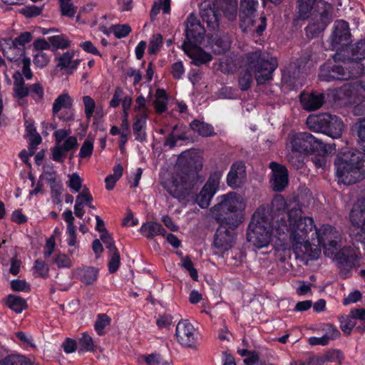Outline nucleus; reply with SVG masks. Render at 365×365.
Returning <instances> with one entry per match:
<instances>
[{
    "label": "nucleus",
    "instance_id": "obj_33",
    "mask_svg": "<svg viewBox=\"0 0 365 365\" xmlns=\"http://www.w3.org/2000/svg\"><path fill=\"white\" fill-rule=\"evenodd\" d=\"M191 129L203 137L211 136L214 134L213 127L205 122L195 120L190 125Z\"/></svg>",
    "mask_w": 365,
    "mask_h": 365
},
{
    "label": "nucleus",
    "instance_id": "obj_64",
    "mask_svg": "<svg viewBox=\"0 0 365 365\" xmlns=\"http://www.w3.org/2000/svg\"><path fill=\"white\" fill-rule=\"evenodd\" d=\"M184 73V67L181 61L176 62L172 66V74L173 78L180 79Z\"/></svg>",
    "mask_w": 365,
    "mask_h": 365
},
{
    "label": "nucleus",
    "instance_id": "obj_51",
    "mask_svg": "<svg viewBox=\"0 0 365 365\" xmlns=\"http://www.w3.org/2000/svg\"><path fill=\"white\" fill-rule=\"evenodd\" d=\"M43 7H38L34 5L25 6L19 10V13L26 18H32L39 16L42 12Z\"/></svg>",
    "mask_w": 365,
    "mask_h": 365
},
{
    "label": "nucleus",
    "instance_id": "obj_17",
    "mask_svg": "<svg viewBox=\"0 0 365 365\" xmlns=\"http://www.w3.org/2000/svg\"><path fill=\"white\" fill-rule=\"evenodd\" d=\"M331 6L329 4H324V11L320 14V19L317 22L309 24L306 29V34L308 38H313L322 33L331 21Z\"/></svg>",
    "mask_w": 365,
    "mask_h": 365
},
{
    "label": "nucleus",
    "instance_id": "obj_25",
    "mask_svg": "<svg viewBox=\"0 0 365 365\" xmlns=\"http://www.w3.org/2000/svg\"><path fill=\"white\" fill-rule=\"evenodd\" d=\"M201 17L204 22L207 23V27L215 30L219 26V14L216 10L215 4L209 6L201 11Z\"/></svg>",
    "mask_w": 365,
    "mask_h": 365
},
{
    "label": "nucleus",
    "instance_id": "obj_26",
    "mask_svg": "<svg viewBox=\"0 0 365 365\" xmlns=\"http://www.w3.org/2000/svg\"><path fill=\"white\" fill-rule=\"evenodd\" d=\"M74 52L68 51L64 53L58 58V67L61 69H66V72L69 74L72 73L73 71L77 68L79 65L80 60H73Z\"/></svg>",
    "mask_w": 365,
    "mask_h": 365
},
{
    "label": "nucleus",
    "instance_id": "obj_55",
    "mask_svg": "<svg viewBox=\"0 0 365 365\" xmlns=\"http://www.w3.org/2000/svg\"><path fill=\"white\" fill-rule=\"evenodd\" d=\"M68 178V186L75 192H79L82 187V179L80 176L77 173H73Z\"/></svg>",
    "mask_w": 365,
    "mask_h": 365
},
{
    "label": "nucleus",
    "instance_id": "obj_52",
    "mask_svg": "<svg viewBox=\"0 0 365 365\" xmlns=\"http://www.w3.org/2000/svg\"><path fill=\"white\" fill-rule=\"evenodd\" d=\"M93 150V141L91 139H86L83 142L79 153L81 158H89Z\"/></svg>",
    "mask_w": 365,
    "mask_h": 365
},
{
    "label": "nucleus",
    "instance_id": "obj_61",
    "mask_svg": "<svg viewBox=\"0 0 365 365\" xmlns=\"http://www.w3.org/2000/svg\"><path fill=\"white\" fill-rule=\"evenodd\" d=\"M93 200V197L89 192V190L84 187L83 190L76 197V202L90 203Z\"/></svg>",
    "mask_w": 365,
    "mask_h": 365
},
{
    "label": "nucleus",
    "instance_id": "obj_5",
    "mask_svg": "<svg viewBox=\"0 0 365 365\" xmlns=\"http://www.w3.org/2000/svg\"><path fill=\"white\" fill-rule=\"evenodd\" d=\"M217 203L211 208L213 217L220 225H227L229 228H236L240 220L238 212L245 207L244 198L235 192L219 196Z\"/></svg>",
    "mask_w": 365,
    "mask_h": 365
},
{
    "label": "nucleus",
    "instance_id": "obj_47",
    "mask_svg": "<svg viewBox=\"0 0 365 365\" xmlns=\"http://www.w3.org/2000/svg\"><path fill=\"white\" fill-rule=\"evenodd\" d=\"M110 322V319L108 315L105 314H99L94 325L95 329L97 331V333L99 335L103 334V329L106 327L108 325H109Z\"/></svg>",
    "mask_w": 365,
    "mask_h": 365
},
{
    "label": "nucleus",
    "instance_id": "obj_11",
    "mask_svg": "<svg viewBox=\"0 0 365 365\" xmlns=\"http://www.w3.org/2000/svg\"><path fill=\"white\" fill-rule=\"evenodd\" d=\"M351 33L349 24L344 20H337L334 23V31L330 37L331 50L336 52L334 56V61H344L348 56L342 55L341 52L349 51L351 43Z\"/></svg>",
    "mask_w": 365,
    "mask_h": 365
},
{
    "label": "nucleus",
    "instance_id": "obj_57",
    "mask_svg": "<svg viewBox=\"0 0 365 365\" xmlns=\"http://www.w3.org/2000/svg\"><path fill=\"white\" fill-rule=\"evenodd\" d=\"M100 238L105 244L106 248L109 250L110 252H113L118 250V248L115 245L114 241L109 232L101 234Z\"/></svg>",
    "mask_w": 365,
    "mask_h": 365
},
{
    "label": "nucleus",
    "instance_id": "obj_16",
    "mask_svg": "<svg viewBox=\"0 0 365 365\" xmlns=\"http://www.w3.org/2000/svg\"><path fill=\"white\" fill-rule=\"evenodd\" d=\"M175 336L179 344L185 347H195V329L187 320L180 321L176 326Z\"/></svg>",
    "mask_w": 365,
    "mask_h": 365
},
{
    "label": "nucleus",
    "instance_id": "obj_44",
    "mask_svg": "<svg viewBox=\"0 0 365 365\" xmlns=\"http://www.w3.org/2000/svg\"><path fill=\"white\" fill-rule=\"evenodd\" d=\"M50 43L56 48H67L70 46V41L63 35L53 36L48 38Z\"/></svg>",
    "mask_w": 365,
    "mask_h": 365
},
{
    "label": "nucleus",
    "instance_id": "obj_58",
    "mask_svg": "<svg viewBox=\"0 0 365 365\" xmlns=\"http://www.w3.org/2000/svg\"><path fill=\"white\" fill-rule=\"evenodd\" d=\"M48 62V56L43 51H39L34 56V63L38 67L46 66Z\"/></svg>",
    "mask_w": 365,
    "mask_h": 365
},
{
    "label": "nucleus",
    "instance_id": "obj_41",
    "mask_svg": "<svg viewBox=\"0 0 365 365\" xmlns=\"http://www.w3.org/2000/svg\"><path fill=\"white\" fill-rule=\"evenodd\" d=\"M62 15L73 17L77 8L71 3V0H58Z\"/></svg>",
    "mask_w": 365,
    "mask_h": 365
},
{
    "label": "nucleus",
    "instance_id": "obj_6",
    "mask_svg": "<svg viewBox=\"0 0 365 365\" xmlns=\"http://www.w3.org/2000/svg\"><path fill=\"white\" fill-rule=\"evenodd\" d=\"M334 165L341 182L346 185L354 184L365 178V150L338 157Z\"/></svg>",
    "mask_w": 365,
    "mask_h": 365
},
{
    "label": "nucleus",
    "instance_id": "obj_38",
    "mask_svg": "<svg viewBox=\"0 0 365 365\" xmlns=\"http://www.w3.org/2000/svg\"><path fill=\"white\" fill-rule=\"evenodd\" d=\"M351 56L356 59H365V39L358 41L356 44L350 45Z\"/></svg>",
    "mask_w": 365,
    "mask_h": 365
},
{
    "label": "nucleus",
    "instance_id": "obj_63",
    "mask_svg": "<svg viewBox=\"0 0 365 365\" xmlns=\"http://www.w3.org/2000/svg\"><path fill=\"white\" fill-rule=\"evenodd\" d=\"M21 63L23 65L22 73L26 79H31L32 78V72L30 69L31 61L30 58L26 56L21 59Z\"/></svg>",
    "mask_w": 365,
    "mask_h": 365
},
{
    "label": "nucleus",
    "instance_id": "obj_4",
    "mask_svg": "<svg viewBox=\"0 0 365 365\" xmlns=\"http://www.w3.org/2000/svg\"><path fill=\"white\" fill-rule=\"evenodd\" d=\"M291 152L287 156V160L297 169L303 164L302 153H331L336 151L334 143H325L308 132L294 134L290 140Z\"/></svg>",
    "mask_w": 365,
    "mask_h": 365
},
{
    "label": "nucleus",
    "instance_id": "obj_54",
    "mask_svg": "<svg viewBox=\"0 0 365 365\" xmlns=\"http://www.w3.org/2000/svg\"><path fill=\"white\" fill-rule=\"evenodd\" d=\"M359 139L360 149L365 150V118L360 120L356 125Z\"/></svg>",
    "mask_w": 365,
    "mask_h": 365
},
{
    "label": "nucleus",
    "instance_id": "obj_34",
    "mask_svg": "<svg viewBox=\"0 0 365 365\" xmlns=\"http://www.w3.org/2000/svg\"><path fill=\"white\" fill-rule=\"evenodd\" d=\"M6 304L16 313H21L27 307L26 300L14 294H10L7 297Z\"/></svg>",
    "mask_w": 365,
    "mask_h": 365
},
{
    "label": "nucleus",
    "instance_id": "obj_50",
    "mask_svg": "<svg viewBox=\"0 0 365 365\" xmlns=\"http://www.w3.org/2000/svg\"><path fill=\"white\" fill-rule=\"evenodd\" d=\"M112 31L118 38L128 36L131 31V27L128 24H117L111 27Z\"/></svg>",
    "mask_w": 365,
    "mask_h": 365
},
{
    "label": "nucleus",
    "instance_id": "obj_24",
    "mask_svg": "<svg viewBox=\"0 0 365 365\" xmlns=\"http://www.w3.org/2000/svg\"><path fill=\"white\" fill-rule=\"evenodd\" d=\"M76 277L86 285L92 284L97 280L98 269L93 267H82L75 269Z\"/></svg>",
    "mask_w": 365,
    "mask_h": 365
},
{
    "label": "nucleus",
    "instance_id": "obj_45",
    "mask_svg": "<svg viewBox=\"0 0 365 365\" xmlns=\"http://www.w3.org/2000/svg\"><path fill=\"white\" fill-rule=\"evenodd\" d=\"M94 344L92 338L83 333L82 337L79 339V349L78 351H91L94 350Z\"/></svg>",
    "mask_w": 365,
    "mask_h": 365
},
{
    "label": "nucleus",
    "instance_id": "obj_43",
    "mask_svg": "<svg viewBox=\"0 0 365 365\" xmlns=\"http://www.w3.org/2000/svg\"><path fill=\"white\" fill-rule=\"evenodd\" d=\"M163 44V36L160 34H154L150 38L148 46V53L156 54Z\"/></svg>",
    "mask_w": 365,
    "mask_h": 365
},
{
    "label": "nucleus",
    "instance_id": "obj_9",
    "mask_svg": "<svg viewBox=\"0 0 365 365\" xmlns=\"http://www.w3.org/2000/svg\"><path fill=\"white\" fill-rule=\"evenodd\" d=\"M307 124L312 130L322 132L333 138H340L344 129L341 119L329 113L309 116L307 119Z\"/></svg>",
    "mask_w": 365,
    "mask_h": 365
},
{
    "label": "nucleus",
    "instance_id": "obj_40",
    "mask_svg": "<svg viewBox=\"0 0 365 365\" xmlns=\"http://www.w3.org/2000/svg\"><path fill=\"white\" fill-rule=\"evenodd\" d=\"M314 1L297 0L299 9V17L302 19H306L309 17L312 11V2Z\"/></svg>",
    "mask_w": 365,
    "mask_h": 365
},
{
    "label": "nucleus",
    "instance_id": "obj_12",
    "mask_svg": "<svg viewBox=\"0 0 365 365\" xmlns=\"http://www.w3.org/2000/svg\"><path fill=\"white\" fill-rule=\"evenodd\" d=\"M312 235L318 245L323 247L325 255L331 257L334 254L339 245L340 234L334 227L323 225L319 229L315 228V232H312Z\"/></svg>",
    "mask_w": 365,
    "mask_h": 365
},
{
    "label": "nucleus",
    "instance_id": "obj_39",
    "mask_svg": "<svg viewBox=\"0 0 365 365\" xmlns=\"http://www.w3.org/2000/svg\"><path fill=\"white\" fill-rule=\"evenodd\" d=\"M339 321L340 328L344 333L348 334H350L351 329L356 325V320L351 313L349 315L341 316L339 318Z\"/></svg>",
    "mask_w": 365,
    "mask_h": 365
},
{
    "label": "nucleus",
    "instance_id": "obj_42",
    "mask_svg": "<svg viewBox=\"0 0 365 365\" xmlns=\"http://www.w3.org/2000/svg\"><path fill=\"white\" fill-rule=\"evenodd\" d=\"M29 94L36 103H41L43 100V88L39 83L29 86Z\"/></svg>",
    "mask_w": 365,
    "mask_h": 365
},
{
    "label": "nucleus",
    "instance_id": "obj_31",
    "mask_svg": "<svg viewBox=\"0 0 365 365\" xmlns=\"http://www.w3.org/2000/svg\"><path fill=\"white\" fill-rule=\"evenodd\" d=\"M146 118L147 115L145 111L143 110L142 116L137 117L133 125V133L135 136V139L140 142H143L146 140L147 135L145 132L143 131V128L145 126Z\"/></svg>",
    "mask_w": 365,
    "mask_h": 365
},
{
    "label": "nucleus",
    "instance_id": "obj_14",
    "mask_svg": "<svg viewBox=\"0 0 365 365\" xmlns=\"http://www.w3.org/2000/svg\"><path fill=\"white\" fill-rule=\"evenodd\" d=\"M220 180V175L217 173L210 175L200 192L195 195V202L202 209L208 207L210 201L217 192Z\"/></svg>",
    "mask_w": 365,
    "mask_h": 365
},
{
    "label": "nucleus",
    "instance_id": "obj_18",
    "mask_svg": "<svg viewBox=\"0 0 365 365\" xmlns=\"http://www.w3.org/2000/svg\"><path fill=\"white\" fill-rule=\"evenodd\" d=\"M269 168L272 172L270 183L273 190L282 192L289 182L287 169L285 166L276 162H271Z\"/></svg>",
    "mask_w": 365,
    "mask_h": 365
},
{
    "label": "nucleus",
    "instance_id": "obj_29",
    "mask_svg": "<svg viewBox=\"0 0 365 365\" xmlns=\"http://www.w3.org/2000/svg\"><path fill=\"white\" fill-rule=\"evenodd\" d=\"M215 3L229 20H233L237 15V2L235 0H216Z\"/></svg>",
    "mask_w": 365,
    "mask_h": 365
},
{
    "label": "nucleus",
    "instance_id": "obj_7",
    "mask_svg": "<svg viewBox=\"0 0 365 365\" xmlns=\"http://www.w3.org/2000/svg\"><path fill=\"white\" fill-rule=\"evenodd\" d=\"M272 225L269 218L259 210L255 212L249 225L247 238L257 248L267 247L271 240Z\"/></svg>",
    "mask_w": 365,
    "mask_h": 365
},
{
    "label": "nucleus",
    "instance_id": "obj_35",
    "mask_svg": "<svg viewBox=\"0 0 365 365\" xmlns=\"http://www.w3.org/2000/svg\"><path fill=\"white\" fill-rule=\"evenodd\" d=\"M72 106V100L68 93H63L58 96L53 104V113L57 115L62 108H70Z\"/></svg>",
    "mask_w": 365,
    "mask_h": 365
},
{
    "label": "nucleus",
    "instance_id": "obj_28",
    "mask_svg": "<svg viewBox=\"0 0 365 365\" xmlns=\"http://www.w3.org/2000/svg\"><path fill=\"white\" fill-rule=\"evenodd\" d=\"M140 232L148 239H152L157 235H164L166 233L165 228L155 222L143 224L140 227Z\"/></svg>",
    "mask_w": 365,
    "mask_h": 365
},
{
    "label": "nucleus",
    "instance_id": "obj_2",
    "mask_svg": "<svg viewBox=\"0 0 365 365\" xmlns=\"http://www.w3.org/2000/svg\"><path fill=\"white\" fill-rule=\"evenodd\" d=\"M180 171L172 183L166 187L168 192L175 198L184 200L197 182L199 171L203 165L202 157L195 151L182 152L178 158Z\"/></svg>",
    "mask_w": 365,
    "mask_h": 365
},
{
    "label": "nucleus",
    "instance_id": "obj_59",
    "mask_svg": "<svg viewBox=\"0 0 365 365\" xmlns=\"http://www.w3.org/2000/svg\"><path fill=\"white\" fill-rule=\"evenodd\" d=\"M53 262L60 268H61V267H68H68H71V260L65 254L58 255L55 257Z\"/></svg>",
    "mask_w": 365,
    "mask_h": 365
},
{
    "label": "nucleus",
    "instance_id": "obj_21",
    "mask_svg": "<svg viewBox=\"0 0 365 365\" xmlns=\"http://www.w3.org/2000/svg\"><path fill=\"white\" fill-rule=\"evenodd\" d=\"M302 108L308 111L316 110L320 108L325 102V95L323 93L312 91L302 92L299 96Z\"/></svg>",
    "mask_w": 365,
    "mask_h": 365
},
{
    "label": "nucleus",
    "instance_id": "obj_15",
    "mask_svg": "<svg viewBox=\"0 0 365 365\" xmlns=\"http://www.w3.org/2000/svg\"><path fill=\"white\" fill-rule=\"evenodd\" d=\"M185 40L188 46H195L203 39L205 29L200 20L192 14H190L185 21Z\"/></svg>",
    "mask_w": 365,
    "mask_h": 365
},
{
    "label": "nucleus",
    "instance_id": "obj_36",
    "mask_svg": "<svg viewBox=\"0 0 365 365\" xmlns=\"http://www.w3.org/2000/svg\"><path fill=\"white\" fill-rule=\"evenodd\" d=\"M343 356L341 352L339 350H334L332 351L327 352L323 356L312 357V364L315 363L316 365H322L323 364L327 361H339V362H341Z\"/></svg>",
    "mask_w": 365,
    "mask_h": 365
},
{
    "label": "nucleus",
    "instance_id": "obj_60",
    "mask_svg": "<svg viewBox=\"0 0 365 365\" xmlns=\"http://www.w3.org/2000/svg\"><path fill=\"white\" fill-rule=\"evenodd\" d=\"M66 155L61 150L60 143H56L52 148V159L58 163H63Z\"/></svg>",
    "mask_w": 365,
    "mask_h": 365
},
{
    "label": "nucleus",
    "instance_id": "obj_53",
    "mask_svg": "<svg viewBox=\"0 0 365 365\" xmlns=\"http://www.w3.org/2000/svg\"><path fill=\"white\" fill-rule=\"evenodd\" d=\"M32 40V34L30 32L26 31L21 33L17 38L11 42L14 48H18L19 46H24V45Z\"/></svg>",
    "mask_w": 365,
    "mask_h": 365
},
{
    "label": "nucleus",
    "instance_id": "obj_8",
    "mask_svg": "<svg viewBox=\"0 0 365 365\" xmlns=\"http://www.w3.org/2000/svg\"><path fill=\"white\" fill-rule=\"evenodd\" d=\"M258 5V0H240L239 18L244 30L255 31L260 36L267 27V19L257 16Z\"/></svg>",
    "mask_w": 365,
    "mask_h": 365
},
{
    "label": "nucleus",
    "instance_id": "obj_30",
    "mask_svg": "<svg viewBox=\"0 0 365 365\" xmlns=\"http://www.w3.org/2000/svg\"><path fill=\"white\" fill-rule=\"evenodd\" d=\"M355 86L351 83H345L334 91V98L335 101H350L355 93Z\"/></svg>",
    "mask_w": 365,
    "mask_h": 365
},
{
    "label": "nucleus",
    "instance_id": "obj_49",
    "mask_svg": "<svg viewBox=\"0 0 365 365\" xmlns=\"http://www.w3.org/2000/svg\"><path fill=\"white\" fill-rule=\"evenodd\" d=\"M83 102L85 107L86 118L88 120H90L94 113L96 108V103L94 100L88 96L83 97Z\"/></svg>",
    "mask_w": 365,
    "mask_h": 365
},
{
    "label": "nucleus",
    "instance_id": "obj_27",
    "mask_svg": "<svg viewBox=\"0 0 365 365\" xmlns=\"http://www.w3.org/2000/svg\"><path fill=\"white\" fill-rule=\"evenodd\" d=\"M231 41L227 34H216L212 37V47L215 53H225L230 47Z\"/></svg>",
    "mask_w": 365,
    "mask_h": 365
},
{
    "label": "nucleus",
    "instance_id": "obj_10",
    "mask_svg": "<svg viewBox=\"0 0 365 365\" xmlns=\"http://www.w3.org/2000/svg\"><path fill=\"white\" fill-rule=\"evenodd\" d=\"M364 73V68L358 63L353 64L351 69L345 68L341 65L327 62L320 68L319 78L323 81H349L356 78Z\"/></svg>",
    "mask_w": 365,
    "mask_h": 365
},
{
    "label": "nucleus",
    "instance_id": "obj_48",
    "mask_svg": "<svg viewBox=\"0 0 365 365\" xmlns=\"http://www.w3.org/2000/svg\"><path fill=\"white\" fill-rule=\"evenodd\" d=\"M34 269L38 277L46 278L48 276V266L40 259L35 261Z\"/></svg>",
    "mask_w": 365,
    "mask_h": 365
},
{
    "label": "nucleus",
    "instance_id": "obj_56",
    "mask_svg": "<svg viewBox=\"0 0 365 365\" xmlns=\"http://www.w3.org/2000/svg\"><path fill=\"white\" fill-rule=\"evenodd\" d=\"M11 287L15 292H29L31 290L30 285L25 280L21 279L12 280Z\"/></svg>",
    "mask_w": 365,
    "mask_h": 365
},
{
    "label": "nucleus",
    "instance_id": "obj_1",
    "mask_svg": "<svg viewBox=\"0 0 365 365\" xmlns=\"http://www.w3.org/2000/svg\"><path fill=\"white\" fill-rule=\"evenodd\" d=\"M289 225L286 221L281 219L279 222L277 232L279 235L284 234L285 231L289 234L291 242L295 253H304L308 251L311 242L314 244L315 237L312 232H315V225L312 217H302V211L299 209L292 208L287 212Z\"/></svg>",
    "mask_w": 365,
    "mask_h": 365
},
{
    "label": "nucleus",
    "instance_id": "obj_3",
    "mask_svg": "<svg viewBox=\"0 0 365 365\" xmlns=\"http://www.w3.org/2000/svg\"><path fill=\"white\" fill-rule=\"evenodd\" d=\"M246 70L241 72L238 84L241 91L248 90L252 82V73L257 84H264L272 78V73L278 66L277 58L268 53L257 50L245 56Z\"/></svg>",
    "mask_w": 365,
    "mask_h": 365
},
{
    "label": "nucleus",
    "instance_id": "obj_23",
    "mask_svg": "<svg viewBox=\"0 0 365 365\" xmlns=\"http://www.w3.org/2000/svg\"><path fill=\"white\" fill-rule=\"evenodd\" d=\"M182 47L185 53L192 59V63L195 66H199L212 60V56L210 53L202 49H197L193 46H188L186 41L183 43Z\"/></svg>",
    "mask_w": 365,
    "mask_h": 365
},
{
    "label": "nucleus",
    "instance_id": "obj_62",
    "mask_svg": "<svg viewBox=\"0 0 365 365\" xmlns=\"http://www.w3.org/2000/svg\"><path fill=\"white\" fill-rule=\"evenodd\" d=\"M56 246L55 237L52 235L46 242L45 252L43 253L45 258H48L51 256Z\"/></svg>",
    "mask_w": 365,
    "mask_h": 365
},
{
    "label": "nucleus",
    "instance_id": "obj_46",
    "mask_svg": "<svg viewBox=\"0 0 365 365\" xmlns=\"http://www.w3.org/2000/svg\"><path fill=\"white\" fill-rule=\"evenodd\" d=\"M108 262V270L110 273H115L119 268L120 264V256L118 250L110 252Z\"/></svg>",
    "mask_w": 365,
    "mask_h": 365
},
{
    "label": "nucleus",
    "instance_id": "obj_32",
    "mask_svg": "<svg viewBox=\"0 0 365 365\" xmlns=\"http://www.w3.org/2000/svg\"><path fill=\"white\" fill-rule=\"evenodd\" d=\"M153 105L156 113H162L168 109V96L164 89L158 88L155 91V100Z\"/></svg>",
    "mask_w": 365,
    "mask_h": 365
},
{
    "label": "nucleus",
    "instance_id": "obj_37",
    "mask_svg": "<svg viewBox=\"0 0 365 365\" xmlns=\"http://www.w3.org/2000/svg\"><path fill=\"white\" fill-rule=\"evenodd\" d=\"M0 365H33L30 360L22 355H9L0 361Z\"/></svg>",
    "mask_w": 365,
    "mask_h": 365
},
{
    "label": "nucleus",
    "instance_id": "obj_20",
    "mask_svg": "<svg viewBox=\"0 0 365 365\" xmlns=\"http://www.w3.org/2000/svg\"><path fill=\"white\" fill-rule=\"evenodd\" d=\"M246 180L245 165L242 162H236L231 165L227 176V183L232 188L240 187Z\"/></svg>",
    "mask_w": 365,
    "mask_h": 365
},
{
    "label": "nucleus",
    "instance_id": "obj_22",
    "mask_svg": "<svg viewBox=\"0 0 365 365\" xmlns=\"http://www.w3.org/2000/svg\"><path fill=\"white\" fill-rule=\"evenodd\" d=\"M335 257L338 263L346 268L348 272L359 266V256L356 250L350 247L341 248Z\"/></svg>",
    "mask_w": 365,
    "mask_h": 365
},
{
    "label": "nucleus",
    "instance_id": "obj_13",
    "mask_svg": "<svg viewBox=\"0 0 365 365\" xmlns=\"http://www.w3.org/2000/svg\"><path fill=\"white\" fill-rule=\"evenodd\" d=\"M352 227L350 237L354 246L359 243L365 246V197L360 202L359 208H354L350 212Z\"/></svg>",
    "mask_w": 365,
    "mask_h": 365
},
{
    "label": "nucleus",
    "instance_id": "obj_19",
    "mask_svg": "<svg viewBox=\"0 0 365 365\" xmlns=\"http://www.w3.org/2000/svg\"><path fill=\"white\" fill-rule=\"evenodd\" d=\"M228 227L227 225H220L217 230L214 239V245L221 252L228 250L235 242L234 230Z\"/></svg>",
    "mask_w": 365,
    "mask_h": 365
}]
</instances>
